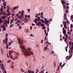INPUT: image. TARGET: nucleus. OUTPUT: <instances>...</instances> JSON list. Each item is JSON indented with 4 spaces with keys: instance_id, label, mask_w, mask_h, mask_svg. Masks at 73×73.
Returning <instances> with one entry per match:
<instances>
[{
    "instance_id": "nucleus-1",
    "label": "nucleus",
    "mask_w": 73,
    "mask_h": 73,
    "mask_svg": "<svg viewBox=\"0 0 73 73\" xmlns=\"http://www.w3.org/2000/svg\"><path fill=\"white\" fill-rule=\"evenodd\" d=\"M20 47L21 48L22 51L23 52V53L25 55H29V56H30L31 54H32L33 55V53L32 52L30 48H28V50H29L28 52V51H27V50L25 49V47L23 45H21Z\"/></svg>"
},
{
    "instance_id": "nucleus-2",
    "label": "nucleus",
    "mask_w": 73,
    "mask_h": 73,
    "mask_svg": "<svg viewBox=\"0 0 73 73\" xmlns=\"http://www.w3.org/2000/svg\"><path fill=\"white\" fill-rule=\"evenodd\" d=\"M10 19H11V18H8L7 20L5 19L4 20V23H3L4 25H6L7 24H9V21L10 20Z\"/></svg>"
},
{
    "instance_id": "nucleus-3",
    "label": "nucleus",
    "mask_w": 73,
    "mask_h": 73,
    "mask_svg": "<svg viewBox=\"0 0 73 73\" xmlns=\"http://www.w3.org/2000/svg\"><path fill=\"white\" fill-rule=\"evenodd\" d=\"M4 64L3 63L0 64V68L2 70H4Z\"/></svg>"
},
{
    "instance_id": "nucleus-4",
    "label": "nucleus",
    "mask_w": 73,
    "mask_h": 73,
    "mask_svg": "<svg viewBox=\"0 0 73 73\" xmlns=\"http://www.w3.org/2000/svg\"><path fill=\"white\" fill-rule=\"evenodd\" d=\"M44 22L47 25H48V24L49 23V21H48L46 18H44Z\"/></svg>"
},
{
    "instance_id": "nucleus-5",
    "label": "nucleus",
    "mask_w": 73,
    "mask_h": 73,
    "mask_svg": "<svg viewBox=\"0 0 73 73\" xmlns=\"http://www.w3.org/2000/svg\"><path fill=\"white\" fill-rule=\"evenodd\" d=\"M21 22H22V21L20 20H18L17 22L15 23V24H18V23H19V24H20V23H21Z\"/></svg>"
},
{
    "instance_id": "nucleus-6",
    "label": "nucleus",
    "mask_w": 73,
    "mask_h": 73,
    "mask_svg": "<svg viewBox=\"0 0 73 73\" xmlns=\"http://www.w3.org/2000/svg\"><path fill=\"white\" fill-rule=\"evenodd\" d=\"M63 34H65L66 33V31L65 30V29L64 27L63 28Z\"/></svg>"
},
{
    "instance_id": "nucleus-7",
    "label": "nucleus",
    "mask_w": 73,
    "mask_h": 73,
    "mask_svg": "<svg viewBox=\"0 0 73 73\" xmlns=\"http://www.w3.org/2000/svg\"><path fill=\"white\" fill-rule=\"evenodd\" d=\"M41 22H38L36 24V25L37 26H38V25H41Z\"/></svg>"
},
{
    "instance_id": "nucleus-8",
    "label": "nucleus",
    "mask_w": 73,
    "mask_h": 73,
    "mask_svg": "<svg viewBox=\"0 0 73 73\" xmlns=\"http://www.w3.org/2000/svg\"><path fill=\"white\" fill-rule=\"evenodd\" d=\"M18 41L19 42V44H23V41H21V40L20 39H19Z\"/></svg>"
},
{
    "instance_id": "nucleus-9",
    "label": "nucleus",
    "mask_w": 73,
    "mask_h": 73,
    "mask_svg": "<svg viewBox=\"0 0 73 73\" xmlns=\"http://www.w3.org/2000/svg\"><path fill=\"white\" fill-rule=\"evenodd\" d=\"M6 17V16L5 15L3 16L2 17V20H4V19H5Z\"/></svg>"
},
{
    "instance_id": "nucleus-10",
    "label": "nucleus",
    "mask_w": 73,
    "mask_h": 73,
    "mask_svg": "<svg viewBox=\"0 0 73 73\" xmlns=\"http://www.w3.org/2000/svg\"><path fill=\"white\" fill-rule=\"evenodd\" d=\"M48 48V47L47 46H45L44 47V50L45 51V50H47V49Z\"/></svg>"
},
{
    "instance_id": "nucleus-11",
    "label": "nucleus",
    "mask_w": 73,
    "mask_h": 73,
    "mask_svg": "<svg viewBox=\"0 0 73 73\" xmlns=\"http://www.w3.org/2000/svg\"><path fill=\"white\" fill-rule=\"evenodd\" d=\"M6 3H7L6 2H4L3 3V5L4 6H7V5H6Z\"/></svg>"
},
{
    "instance_id": "nucleus-12",
    "label": "nucleus",
    "mask_w": 73,
    "mask_h": 73,
    "mask_svg": "<svg viewBox=\"0 0 73 73\" xmlns=\"http://www.w3.org/2000/svg\"><path fill=\"white\" fill-rule=\"evenodd\" d=\"M25 17H28V18H30V15H25Z\"/></svg>"
},
{
    "instance_id": "nucleus-13",
    "label": "nucleus",
    "mask_w": 73,
    "mask_h": 73,
    "mask_svg": "<svg viewBox=\"0 0 73 73\" xmlns=\"http://www.w3.org/2000/svg\"><path fill=\"white\" fill-rule=\"evenodd\" d=\"M13 42V41H11V42H9V45H10L11 44H12Z\"/></svg>"
},
{
    "instance_id": "nucleus-14",
    "label": "nucleus",
    "mask_w": 73,
    "mask_h": 73,
    "mask_svg": "<svg viewBox=\"0 0 73 73\" xmlns=\"http://www.w3.org/2000/svg\"><path fill=\"white\" fill-rule=\"evenodd\" d=\"M63 24L64 25H66V22H64Z\"/></svg>"
},
{
    "instance_id": "nucleus-15",
    "label": "nucleus",
    "mask_w": 73,
    "mask_h": 73,
    "mask_svg": "<svg viewBox=\"0 0 73 73\" xmlns=\"http://www.w3.org/2000/svg\"><path fill=\"white\" fill-rule=\"evenodd\" d=\"M37 19H35L34 20V21L35 22V23H37Z\"/></svg>"
},
{
    "instance_id": "nucleus-16",
    "label": "nucleus",
    "mask_w": 73,
    "mask_h": 73,
    "mask_svg": "<svg viewBox=\"0 0 73 73\" xmlns=\"http://www.w3.org/2000/svg\"><path fill=\"white\" fill-rule=\"evenodd\" d=\"M13 21H12V19H11L10 20V25H11L12 24V23L13 22Z\"/></svg>"
},
{
    "instance_id": "nucleus-17",
    "label": "nucleus",
    "mask_w": 73,
    "mask_h": 73,
    "mask_svg": "<svg viewBox=\"0 0 73 73\" xmlns=\"http://www.w3.org/2000/svg\"><path fill=\"white\" fill-rule=\"evenodd\" d=\"M68 46H67L65 47V50L66 52H67L68 51V50L67 49H68Z\"/></svg>"
},
{
    "instance_id": "nucleus-18",
    "label": "nucleus",
    "mask_w": 73,
    "mask_h": 73,
    "mask_svg": "<svg viewBox=\"0 0 73 73\" xmlns=\"http://www.w3.org/2000/svg\"><path fill=\"white\" fill-rule=\"evenodd\" d=\"M18 7L17 6L14 7V8H13V10H15V9H16V8H17Z\"/></svg>"
},
{
    "instance_id": "nucleus-19",
    "label": "nucleus",
    "mask_w": 73,
    "mask_h": 73,
    "mask_svg": "<svg viewBox=\"0 0 73 73\" xmlns=\"http://www.w3.org/2000/svg\"><path fill=\"white\" fill-rule=\"evenodd\" d=\"M40 17H38V19H36V20L38 21H40Z\"/></svg>"
},
{
    "instance_id": "nucleus-20",
    "label": "nucleus",
    "mask_w": 73,
    "mask_h": 73,
    "mask_svg": "<svg viewBox=\"0 0 73 73\" xmlns=\"http://www.w3.org/2000/svg\"><path fill=\"white\" fill-rule=\"evenodd\" d=\"M40 27H44V25L43 24H40Z\"/></svg>"
},
{
    "instance_id": "nucleus-21",
    "label": "nucleus",
    "mask_w": 73,
    "mask_h": 73,
    "mask_svg": "<svg viewBox=\"0 0 73 73\" xmlns=\"http://www.w3.org/2000/svg\"><path fill=\"white\" fill-rule=\"evenodd\" d=\"M70 28L72 29V28H73V24H71L70 25Z\"/></svg>"
},
{
    "instance_id": "nucleus-22",
    "label": "nucleus",
    "mask_w": 73,
    "mask_h": 73,
    "mask_svg": "<svg viewBox=\"0 0 73 73\" xmlns=\"http://www.w3.org/2000/svg\"><path fill=\"white\" fill-rule=\"evenodd\" d=\"M64 28L66 29H67L68 28V27H66V25H64Z\"/></svg>"
},
{
    "instance_id": "nucleus-23",
    "label": "nucleus",
    "mask_w": 73,
    "mask_h": 73,
    "mask_svg": "<svg viewBox=\"0 0 73 73\" xmlns=\"http://www.w3.org/2000/svg\"><path fill=\"white\" fill-rule=\"evenodd\" d=\"M21 28H22L21 26H19V28L20 29H21Z\"/></svg>"
},
{
    "instance_id": "nucleus-24",
    "label": "nucleus",
    "mask_w": 73,
    "mask_h": 73,
    "mask_svg": "<svg viewBox=\"0 0 73 73\" xmlns=\"http://www.w3.org/2000/svg\"><path fill=\"white\" fill-rule=\"evenodd\" d=\"M8 35L7 33H6L5 34V36H6V38H7V37H8Z\"/></svg>"
},
{
    "instance_id": "nucleus-25",
    "label": "nucleus",
    "mask_w": 73,
    "mask_h": 73,
    "mask_svg": "<svg viewBox=\"0 0 73 73\" xmlns=\"http://www.w3.org/2000/svg\"><path fill=\"white\" fill-rule=\"evenodd\" d=\"M8 15H11V12H9V13H8Z\"/></svg>"
},
{
    "instance_id": "nucleus-26",
    "label": "nucleus",
    "mask_w": 73,
    "mask_h": 73,
    "mask_svg": "<svg viewBox=\"0 0 73 73\" xmlns=\"http://www.w3.org/2000/svg\"><path fill=\"white\" fill-rule=\"evenodd\" d=\"M62 4H63V5H65V3H64V2L63 1H62L61 2Z\"/></svg>"
},
{
    "instance_id": "nucleus-27",
    "label": "nucleus",
    "mask_w": 73,
    "mask_h": 73,
    "mask_svg": "<svg viewBox=\"0 0 73 73\" xmlns=\"http://www.w3.org/2000/svg\"><path fill=\"white\" fill-rule=\"evenodd\" d=\"M9 9H7V13H9V12H9Z\"/></svg>"
},
{
    "instance_id": "nucleus-28",
    "label": "nucleus",
    "mask_w": 73,
    "mask_h": 73,
    "mask_svg": "<svg viewBox=\"0 0 73 73\" xmlns=\"http://www.w3.org/2000/svg\"><path fill=\"white\" fill-rule=\"evenodd\" d=\"M40 14H41V13H39L38 14H36V16H39V15H40Z\"/></svg>"
},
{
    "instance_id": "nucleus-29",
    "label": "nucleus",
    "mask_w": 73,
    "mask_h": 73,
    "mask_svg": "<svg viewBox=\"0 0 73 73\" xmlns=\"http://www.w3.org/2000/svg\"><path fill=\"white\" fill-rule=\"evenodd\" d=\"M13 26V24L11 25L10 26V28H12Z\"/></svg>"
},
{
    "instance_id": "nucleus-30",
    "label": "nucleus",
    "mask_w": 73,
    "mask_h": 73,
    "mask_svg": "<svg viewBox=\"0 0 73 73\" xmlns=\"http://www.w3.org/2000/svg\"><path fill=\"white\" fill-rule=\"evenodd\" d=\"M3 31H6V28H4Z\"/></svg>"
},
{
    "instance_id": "nucleus-31",
    "label": "nucleus",
    "mask_w": 73,
    "mask_h": 73,
    "mask_svg": "<svg viewBox=\"0 0 73 73\" xmlns=\"http://www.w3.org/2000/svg\"><path fill=\"white\" fill-rule=\"evenodd\" d=\"M1 53L2 54H3V50L2 49H1Z\"/></svg>"
},
{
    "instance_id": "nucleus-32",
    "label": "nucleus",
    "mask_w": 73,
    "mask_h": 73,
    "mask_svg": "<svg viewBox=\"0 0 73 73\" xmlns=\"http://www.w3.org/2000/svg\"><path fill=\"white\" fill-rule=\"evenodd\" d=\"M65 65V64H63L60 67L61 68H62L63 67H64V66Z\"/></svg>"
},
{
    "instance_id": "nucleus-33",
    "label": "nucleus",
    "mask_w": 73,
    "mask_h": 73,
    "mask_svg": "<svg viewBox=\"0 0 73 73\" xmlns=\"http://www.w3.org/2000/svg\"><path fill=\"white\" fill-rule=\"evenodd\" d=\"M28 73H31V70H28Z\"/></svg>"
},
{
    "instance_id": "nucleus-34",
    "label": "nucleus",
    "mask_w": 73,
    "mask_h": 73,
    "mask_svg": "<svg viewBox=\"0 0 73 73\" xmlns=\"http://www.w3.org/2000/svg\"><path fill=\"white\" fill-rule=\"evenodd\" d=\"M5 25H3L2 26V28H5Z\"/></svg>"
},
{
    "instance_id": "nucleus-35",
    "label": "nucleus",
    "mask_w": 73,
    "mask_h": 73,
    "mask_svg": "<svg viewBox=\"0 0 73 73\" xmlns=\"http://www.w3.org/2000/svg\"><path fill=\"white\" fill-rule=\"evenodd\" d=\"M4 43H5V44H6L7 45V44H8L7 41H6L5 42H4Z\"/></svg>"
},
{
    "instance_id": "nucleus-36",
    "label": "nucleus",
    "mask_w": 73,
    "mask_h": 73,
    "mask_svg": "<svg viewBox=\"0 0 73 73\" xmlns=\"http://www.w3.org/2000/svg\"><path fill=\"white\" fill-rule=\"evenodd\" d=\"M71 18L72 19H73V15H71Z\"/></svg>"
},
{
    "instance_id": "nucleus-37",
    "label": "nucleus",
    "mask_w": 73,
    "mask_h": 73,
    "mask_svg": "<svg viewBox=\"0 0 73 73\" xmlns=\"http://www.w3.org/2000/svg\"><path fill=\"white\" fill-rule=\"evenodd\" d=\"M67 39L66 38H65V40L64 41H65V42H66V41H67Z\"/></svg>"
},
{
    "instance_id": "nucleus-38",
    "label": "nucleus",
    "mask_w": 73,
    "mask_h": 73,
    "mask_svg": "<svg viewBox=\"0 0 73 73\" xmlns=\"http://www.w3.org/2000/svg\"><path fill=\"white\" fill-rule=\"evenodd\" d=\"M3 9H1V11L2 12V15H3Z\"/></svg>"
},
{
    "instance_id": "nucleus-39",
    "label": "nucleus",
    "mask_w": 73,
    "mask_h": 73,
    "mask_svg": "<svg viewBox=\"0 0 73 73\" xmlns=\"http://www.w3.org/2000/svg\"><path fill=\"white\" fill-rule=\"evenodd\" d=\"M19 16V14H17L16 16H17V17Z\"/></svg>"
},
{
    "instance_id": "nucleus-40",
    "label": "nucleus",
    "mask_w": 73,
    "mask_h": 73,
    "mask_svg": "<svg viewBox=\"0 0 73 73\" xmlns=\"http://www.w3.org/2000/svg\"><path fill=\"white\" fill-rule=\"evenodd\" d=\"M69 44L70 45H71L72 44V42L70 41L69 42Z\"/></svg>"
},
{
    "instance_id": "nucleus-41",
    "label": "nucleus",
    "mask_w": 73,
    "mask_h": 73,
    "mask_svg": "<svg viewBox=\"0 0 73 73\" xmlns=\"http://www.w3.org/2000/svg\"><path fill=\"white\" fill-rule=\"evenodd\" d=\"M11 62V60H9L7 61V62L8 63H9V62Z\"/></svg>"
},
{
    "instance_id": "nucleus-42",
    "label": "nucleus",
    "mask_w": 73,
    "mask_h": 73,
    "mask_svg": "<svg viewBox=\"0 0 73 73\" xmlns=\"http://www.w3.org/2000/svg\"><path fill=\"white\" fill-rule=\"evenodd\" d=\"M44 33H45L46 34V30H44Z\"/></svg>"
},
{
    "instance_id": "nucleus-43",
    "label": "nucleus",
    "mask_w": 73,
    "mask_h": 73,
    "mask_svg": "<svg viewBox=\"0 0 73 73\" xmlns=\"http://www.w3.org/2000/svg\"><path fill=\"white\" fill-rule=\"evenodd\" d=\"M63 7H64V8L65 9H66V6L64 5L63 6Z\"/></svg>"
},
{
    "instance_id": "nucleus-44",
    "label": "nucleus",
    "mask_w": 73,
    "mask_h": 73,
    "mask_svg": "<svg viewBox=\"0 0 73 73\" xmlns=\"http://www.w3.org/2000/svg\"><path fill=\"white\" fill-rule=\"evenodd\" d=\"M21 71H22V72H24V70H23V69H22L21 68Z\"/></svg>"
},
{
    "instance_id": "nucleus-45",
    "label": "nucleus",
    "mask_w": 73,
    "mask_h": 73,
    "mask_svg": "<svg viewBox=\"0 0 73 73\" xmlns=\"http://www.w3.org/2000/svg\"><path fill=\"white\" fill-rule=\"evenodd\" d=\"M1 19L0 18V23H1Z\"/></svg>"
},
{
    "instance_id": "nucleus-46",
    "label": "nucleus",
    "mask_w": 73,
    "mask_h": 73,
    "mask_svg": "<svg viewBox=\"0 0 73 73\" xmlns=\"http://www.w3.org/2000/svg\"><path fill=\"white\" fill-rule=\"evenodd\" d=\"M30 30H32V27L30 26Z\"/></svg>"
},
{
    "instance_id": "nucleus-47",
    "label": "nucleus",
    "mask_w": 73,
    "mask_h": 73,
    "mask_svg": "<svg viewBox=\"0 0 73 73\" xmlns=\"http://www.w3.org/2000/svg\"><path fill=\"white\" fill-rule=\"evenodd\" d=\"M7 9H9V6H7Z\"/></svg>"
},
{
    "instance_id": "nucleus-48",
    "label": "nucleus",
    "mask_w": 73,
    "mask_h": 73,
    "mask_svg": "<svg viewBox=\"0 0 73 73\" xmlns=\"http://www.w3.org/2000/svg\"><path fill=\"white\" fill-rule=\"evenodd\" d=\"M5 40L6 41H8V39L7 38H5Z\"/></svg>"
},
{
    "instance_id": "nucleus-49",
    "label": "nucleus",
    "mask_w": 73,
    "mask_h": 73,
    "mask_svg": "<svg viewBox=\"0 0 73 73\" xmlns=\"http://www.w3.org/2000/svg\"><path fill=\"white\" fill-rule=\"evenodd\" d=\"M42 42H43V40L42 39V40L41 41V43L42 44Z\"/></svg>"
},
{
    "instance_id": "nucleus-50",
    "label": "nucleus",
    "mask_w": 73,
    "mask_h": 73,
    "mask_svg": "<svg viewBox=\"0 0 73 73\" xmlns=\"http://www.w3.org/2000/svg\"><path fill=\"white\" fill-rule=\"evenodd\" d=\"M15 21H17V19L16 18L15 19Z\"/></svg>"
},
{
    "instance_id": "nucleus-51",
    "label": "nucleus",
    "mask_w": 73,
    "mask_h": 73,
    "mask_svg": "<svg viewBox=\"0 0 73 73\" xmlns=\"http://www.w3.org/2000/svg\"><path fill=\"white\" fill-rule=\"evenodd\" d=\"M54 67H55V66H56V63H54Z\"/></svg>"
},
{
    "instance_id": "nucleus-52",
    "label": "nucleus",
    "mask_w": 73,
    "mask_h": 73,
    "mask_svg": "<svg viewBox=\"0 0 73 73\" xmlns=\"http://www.w3.org/2000/svg\"><path fill=\"white\" fill-rule=\"evenodd\" d=\"M5 6H3V9H5Z\"/></svg>"
},
{
    "instance_id": "nucleus-53",
    "label": "nucleus",
    "mask_w": 73,
    "mask_h": 73,
    "mask_svg": "<svg viewBox=\"0 0 73 73\" xmlns=\"http://www.w3.org/2000/svg\"><path fill=\"white\" fill-rule=\"evenodd\" d=\"M27 11L29 12H30V10L29 9H27Z\"/></svg>"
},
{
    "instance_id": "nucleus-54",
    "label": "nucleus",
    "mask_w": 73,
    "mask_h": 73,
    "mask_svg": "<svg viewBox=\"0 0 73 73\" xmlns=\"http://www.w3.org/2000/svg\"><path fill=\"white\" fill-rule=\"evenodd\" d=\"M62 65V62H61L60 63V66H61Z\"/></svg>"
},
{
    "instance_id": "nucleus-55",
    "label": "nucleus",
    "mask_w": 73,
    "mask_h": 73,
    "mask_svg": "<svg viewBox=\"0 0 73 73\" xmlns=\"http://www.w3.org/2000/svg\"><path fill=\"white\" fill-rule=\"evenodd\" d=\"M35 25L33 23H32V25L33 26H35Z\"/></svg>"
},
{
    "instance_id": "nucleus-56",
    "label": "nucleus",
    "mask_w": 73,
    "mask_h": 73,
    "mask_svg": "<svg viewBox=\"0 0 73 73\" xmlns=\"http://www.w3.org/2000/svg\"><path fill=\"white\" fill-rule=\"evenodd\" d=\"M22 13H24V11H21Z\"/></svg>"
},
{
    "instance_id": "nucleus-57",
    "label": "nucleus",
    "mask_w": 73,
    "mask_h": 73,
    "mask_svg": "<svg viewBox=\"0 0 73 73\" xmlns=\"http://www.w3.org/2000/svg\"><path fill=\"white\" fill-rule=\"evenodd\" d=\"M12 21H14V17H13L12 18Z\"/></svg>"
},
{
    "instance_id": "nucleus-58",
    "label": "nucleus",
    "mask_w": 73,
    "mask_h": 73,
    "mask_svg": "<svg viewBox=\"0 0 73 73\" xmlns=\"http://www.w3.org/2000/svg\"><path fill=\"white\" fill-rule=\"evenodd\" d=\"M68 10H66V13H68Z\"/></svg>"
},
{
    "instance_id": "nucleus-59",
    "label": "nucleus",
    "mask_w": 73,
    "mask_h": 73,
    "mask_svg": "<svg viewBox=\"0 0 73 73\" xmlns=\"http://www.w3.org/2000/svg\"><path fill=\"white\" fill-rule=\"evenodd\" d=\"M41 21L42 23H44V20H42V21Z\"/></svg>"
},
{
    "instance_id": "nucleus-60",
    "label": "nucleus",
    "mask_w": 73,
    "mask_h": 73,
    "mask_svg": "<svg viewBox=\"0 0 73 73\" xmlns=\"http://www.w3.org/2000/svg\"><path fill=\"white\" fill-rule=\"evenodd\" d=\"M18 13H19V14H20L21 13V11H19L18 12Z\"/></svg>"
},
{
    "instance_id": "nucleus-61",
    "label": "nucleus",
    "mask_w": 73,
    "mask_h": 73,
    "mask_svg": "<svg viewBox=\"0 0 73 73\" xmlns=\"http://www.w3.org/2000/svg\"><path fill=\"white\" fill-rule=\"evenodd\" d=\"M51 21H52V19H51L49 20L50 22Z\"/></svg>"
},
{
    "instance_id": "nucleus-62",
    "label": "nucleus",
    "mask_w": 73,
    "mask_h": 73,
    "mask_svg": "<svg viewBox=\"0 0 73 73\" xmlns=\"http://www.w3.org/2000/svg\"><path fill=\"white\" fill-rule=\"evenodd\" d=\"M52 54H54V51H52Z\"/></svg>"
},
{
    "instance_id": "nucleus-63",
    "label": "nucleus",
    "mask_w": 73,
    "mask_h": 73,
    "mask_svg": "<svg viewBox=\"0 0 73 73\" xmlns=\"http://www.w3.org/2000/svg\"><path fill=\"white\" fill-rule=\"evenodd\" d=\"M31 73H35V72H34V71H31Z\"/></svg>"
},
{
    "instance_id": "nucleus-64",
    "label": "nucleus",
    "mask_w": 73,
    "mask_h": 73,
    "mask_svg": "<svg viewBox=\"0 0 73 73\" xmlns=\"http://www.w3.org/2000/svg\"><path fill=\"white\" fill-rule=\"evenodd\" d=\"M3 73H7V72L5 71L4 72H3Z\"/></svg>"
}]
</instances>
